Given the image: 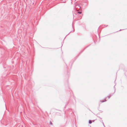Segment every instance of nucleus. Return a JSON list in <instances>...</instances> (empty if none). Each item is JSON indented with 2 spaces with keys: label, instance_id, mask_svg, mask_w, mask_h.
Segmentation results:
<instances>
[{
  "label": "nucleus",
  "instance_id": "obj_7",
  "mask_svg": "<svg viewBox=\"0 0 127 127\" xmlns=\"http://www.w3.org/2000/svg\"><path fill=\"white\" fill-rule=\"evenodd\" d=\"M114 88H115V91H114V93H115V90H116V89H115V86H114Z\"/></svg>",
  "mask_w": 127,
  "mask_h": 127
},
{
  "label": "nucleus",
  "instance_id": "obj_6",
  "mask_svg": "<svg viewBox=\"0 0 127 127\" xmlns=\"http://www.w3.org/2000/svg\"><path fill=\"white\" fill-rule=\"evenodd\" d=\"M78 13H79V14H81V12H78Z\"/></svg>",
  "mask_w": 127,
  "mask_h": 127
},
{
  "label": "nucleus",
  "instance_id": "obj_8",
  "mask_svg": "<svg viewBox=\"0 0 127 127\" xmlns=\"http://www.w3.org/2000/svg\"><path fill=\"white\" fill-rule=\"evenodd\" d=\"M102 124H103L104 126V127H105V126H104V123L102 122Z\"/></svg>",
  "mask_w": 127,
  "mask_h": 127
},
{
  "label": "nucleus",
  "instance_id": "obj_1",
  "mask_svg": "<svg viewBox=\"0 0 127 127\" xmlns=\"http://www.w3.org/2000/svg\"><path fill=\"white\" fill-rule=\"evenodd\" d=\"M80 7L78 4H76L75 6V8L77 11H78L80 8Z\"/></svg>",
  "mask_w": 127,
  "mask_h": 127
},
{
  "label": "nucleus",
  "instance_id": "obj_2",
  "mask_svg": "<svg viewBox=\"0 0 127 127\" xmlns=\"http://www.w3.org/2000/svg\"><path fill=\"white\" fill-rule=\"evenodd\" d=\"M112 95H111L110 94L109 95H108V96H107V97L109 99L110 97Z\"/></svg>",
  "mask_w": 127,
  "mask_h": 127
},
{
  "label": "nucleus",
  "instance_id": "obj_3",
  "mask_svg": "<svg viewBox=\"0 0 127 127\" xmlns=\"http://www.w3.org/2000/svg\"><path fill=\"white\" fill-rule=\"evenodd\" d=\"M106 101V99H105L104 100L100 101L101 102H103Z\"/></svg>",
  "mask_w": 127,
  "mask_h": 127
},
{
  "label": "nucleus",
  "instance_id": "obj_5",
  "mask_svg": "<svg viewBox=\"0 0 127 127\" xmlns=\"http://www.w3.org/2000/svg\"><path fill=\"white\" fill-rule=\"evenodd\" d=\"M50 125H52V123L51 121L50 122Z\"/></svg>",
  "mask_w": 127,
  "mask_h": 127
},
{
  "label": "nucleus",
  "instance_id": "obj_4",
  "mask_svg": "<svg viewBox=\"0 0 127 127\" xmlns=\"http://www.w3.org/2000/svg\"><path fill=\"white\" fill-rule=\"evenodd\" d=\"M92 123V121L91 120H90L89 121V123L90 124H91Z\"/></svg>",
  "mask_w": 127,
  "mask_h": 127
},
{
  "label": "nucleus",
  "instance_id": "obj_9",
  "mask_svg": "<svg viewBox=\"0 0 127 127\" xmlns=\"http://www.w3.org/2000/svg\"><path fill=\"white\" fill-rule=\"evenodd\" d=\"M99 118H100V119H102V118H100V117H99Z\"/></svg>",
  "mask_w": 127,
  "mask_h": 127
},
{
  "label": "nucleus",
  "instance_id": "obj_10",
  "mask_svg": "<svg viewBox=\"0 0 127 127\" xmlns=\"http://www.w3.org/2000/svg\"><path fill=\"white\" fill-rule=\"evenodd\" d=\"M71 32V31L69 33H70V32Z\"/></svg>",
  "mask_w": 127,
  "mask_h": 127
},
{
  "label": "nucleus",
  "instance_id": "obj_11",
  "mask_svg": "<svg viewBox=\"0 0 127 127\" xmlns=\"http://www.w3.org/2000/svg\"><path fill=\"white\" fill-rule=\"evenodd\" d=\"M121 30H119V31H121Z\"/></svg>",
  "mask_w": 127,
  "mask_h": 127
}]
</instances>
